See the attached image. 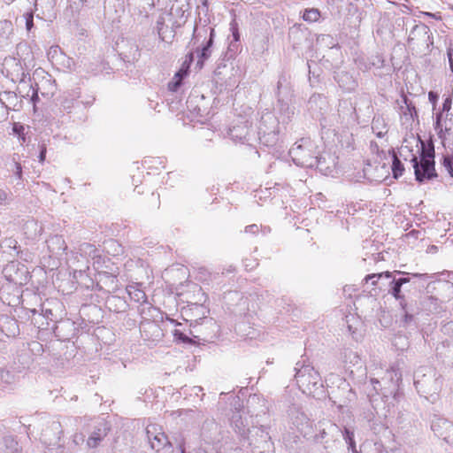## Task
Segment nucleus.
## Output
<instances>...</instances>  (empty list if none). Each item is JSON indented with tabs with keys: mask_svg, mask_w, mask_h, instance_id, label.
Returning a JSON list of instances; mask_svg holds the SVG:
<instances>
[{
	"mask_svg": "<svg viewBox=\"0 0 453 453\" xmlns=\"http://www.w3.org/2000/svg\"><path fill=\"white\" fill-rule=\"evenodd\" d=\"M295 379L299 388L309 394H315L317 390L323 388L321 377L312 365L302 357L295 366Z\"/></svg>",
	"mask_w": 453,
	"mask_h": 453,
	"instance_id": "1",
	"label": "nucleus"
},
{
	"mask_svg": "<svg viewBox=\"0 0 453 453\" xmlns=\"http://www.w3.org/2000/svg\"><path fill=\"white\" fill-rule=\"evenodd\" d=\"M282 129L284 127L281 126L277 116L266 110L261 114L256 134L258 137V142L265 146H273L278 142Z\"/></svg>",
	"mask_w": 453,
	"mask_h": 453,
	"instance_id": "2",
	"label": "nucleus"
},
{
	"mask_svg": "<svg viewBox=\"0 0 453 453\" xmlns=\"http://www.w3.org/2000/svg\"><path fill=\"white\" fill-rule=\"evenodd\" d=\"M214 37L215 30L213 27L207 25L195 26L190 42L193 45L200 44L196 49V54L198 58L197 65H200V68H202L204 61L211 55Z\"/></svg>",
	"mask_w": 453,
	"mask_h": 453,
	"instance_id": "3",
	"label": "nucleus"
},
{
	"mask_svg": "<svg viewBox=\"0 0 453 453\" xmlns=\"http://www.w3.org/2000/svg\"><path fill=\"white\" fill-rule=\"evenodd\" d=\"M315 148L314 142L310 138H302L291 147L289 156L296 165L313 168L320 160Z\"/></svg>",
	"mask_w": 453,
	"mask_h": 453,
	"instance_id": "4",
	"label": "nucleus"
},
{
	"mask_svg": "<svg viewBox=\"0 0 453 453\" xmlns=\"http://www.w3.org/2000/svg\"><path fill=\"white\" fill-rule=\"evenodd\" d=\"M436 370L431 366H421L414 372V385L421 395H433L441 389V381Z\"/></svg>",
	"mask_w": 453,
	"mask_h": 453,
	"instance_id": "5",
	"label": "nucleus"
},
{
	"mask_svg": "<svg viewBox=\"0 0 453 453\" xmlns=\"http://www.w3.org/2000/svg\"><path fill=\"white\" fill-rule=\"evenodd\" d=\"M219 331V326L213 318L203 317L191 322L189 334L199 341L209 342L217 338Z\"/></svg>",
	"mask_w": 453,
	"mask_h": 453,
	"instance_id": "6",
	"label": "nucleus"
},
{
	"mask_svg": "<svg viewBox=\"0 0 453 453\" xmlns=\"http://www.w3.org/2000/svg\"><path fill=\"white\" fill-rule=\"evenodd\" d=\"M227 136L234 142L255 147L258 142L256 132L251 128V124L244 119H238L236 123L228 127Z\"/></svg>",
	"mask_w": 453,
	"mask_h": 453,
	"instance_id": "7",
	"label": "nucleus"
},
{
	"mask_svg": "<svg viewBox=\"0 0 453 453\" xmlns=\"http://www.w3.org/2000/svg\"><path fill=\"white\" fill-rule=\"evenodd\" d=\"M343 434L344 430H342L339 426L326 422L315 436V440L317 442L323 444L327 453H333L334 449L341 444L340 437L343 438Z\"/></svg>",
	"mask_w": 453,
	"mask_h": 453,
	"instance_id": "8",
	"label": "nucleus"
},
{
	"mask_svg": "<svg viewBox=\"0 0 453 453\" xmlns=\"http://www.w3.org/2000/svg\"><path fill=\"white\" fill-rule=\"evenodd\" d=\"M111 431V424L104 418H98L89 426L86 445L88 449H96Z\"/></svg>",
	"mask_w": 453,
	"mask_h": 453,
	"instance_id": "9",
	"label": "nucleus"
},
{
	"mask_svg": "<svg viewBox=\"0 0 453 453\" xmlns=\"http://www.w3.org/2000/svg\"><path fill=\"white\" fill-rule=\"evenodd\" d=\"M2 273L6 280L15 285H26L28 281L29 272L26 265L11 261L3 269Z\"/></svg>",
	"mask_w": 453,
	"mask_h": 453,
	"instance_id": "10",
	"label": "nucleus"
},
{
	"mask_svg": "<svg viewBox=\"0 0 453 453\" xmlns=\"http://www.w3.org/2000/svg\"><path fill=\"white\" fill-rule=\"evenodd\" d=\"M42 425L44 428L41 433V441L50 446H60L59 441L63 434L61 423L58 420L49 418Z\"/></svg>",
	"mask_w": 453,
	"mask_h": 453,
	"instance_id": "11",
	"label": "nucleus"
},
{
	"mask_svg": "<svg viewBox=\"0 0 453 453\" xmlns=\"http://www.w3.org/2000/svg\"><path fill=\"white\" fill-rule=\"evenodd\" d=\"M431 429L434 434L453 445V423L445 418L434 415L431 419Z\"/></svg>",
	"mask_w": 453,
	"mask_h": 453,
	"instance_id": "12",
	"label": "nucleus"
},
{
	"mask_svg": "<svg viewBox=\"0 0 453 453\" xmlns=\"http://www.w3.org/2000/svg\"><path fill=\"white\" fill-rule=\"evenodd\" d=\"M146 434L151 449L157 452L161 450L166 452L173 446V443L168 439L167 435L164 432H157L155 426H149L146 429Z\"/></svg>",
	"mask_w": 453,
	"mask_h": 453,
	"instance_id": "13",
	"label": "nucleus"
},
{
	"mask_svg": "<svg viewBox=\"0 0 453 453\" xmlns=\"http://www.w3.org/2000/svg\"><path fill=\"white\" fill-rule=\"evenodd\" d=\"M371 384L374 391L381 395L382 400L388 405H395L398 402L400 396L399 384H390L389 386H382L378 379H371Z\"/></svg>",
	"mask_w": 453,
	"mask_h": 453,
	"instance_id": "14",
	"label": "nucleus"
},
{
	"mask_svg": "<svg viewBox=\"0 0 453 453\" xmlns=\"http://www.w3.org/2000/svg\"><path fill=\"white\" fill-rule=\"evenodd\" d=\"M55 336L62 342L69 341L77 332L75 323L70 319H61L50 327Z\"/></svg>",
	"mask_w": 453,
	"mask_h": 453,
	"instance_id": "15",
	"label": "nucleus"
},
{
	"mask_svg": "<svg viewBox=\"0 0 453 453\" xmlns=\"http://www.w3.org/2000/svg\"><path fill=\"white\" fill-rule=\"evenodd\" d=\"M411 163L417 181L423 182L426 180H431L437 176L434 168L435 162H420L415 155H412Z\"/></svg>",
	"mask_w": 453,
	"mask_h": 453,
	"instance_id": "16",
	"label": "nucleus"
},
{
	"mask_svg": "<svg viewBox=\"0 0 453 453\" xmlns=\"http://www.w3.org/2000/svg\"><path fill=\"white\" fill-rule=\"evenodd\" d=\"M274 95L276 101L294 100V89L290 77L284 73L279 75Z\"/></svg>",
	"mask_w": 453,
	"mask_h": 453,
	"instance_id": "17",
	"label": "nucleus"
},
{
	"mask_svg": "<svg viewBox=\"0 0 453 453\" xmlns=\"http://www.w3.org/2000/svg\"><path fill=\"white\" fill-rule=\"evenodd\" d=\"M308 110L315 119L322 118L329 109L327 99L321 94H313L307 103Z\"/></svg>",
	"mask_w": 453,
	"mask_h": 453,
	"instance_id": "18",
	"label": "nucleus"
},
{
	"mask_svg": "<svg viewBox=\"0 0 453 453\" xmlns=\"http://www.w3.org/2000/svg\"><path fill=\"white\" fill-rule=\"evenodd\" d=\"M294 100H280L276 101L275 111L278 114L277 118L281 123V126L286 129L288 124H289L295 115V106L293 104Z\"/></svg>",
	"mask_w": 453,
	"mask_h": 453,
	"instance_id": "19",
	"label": "nucleus"
},
{
	"mask_svg": "<svg viewBox=\"0 0 453 453\" xmlns=\"http://www.w3.org/2000/svg\"><path fill=\"white\" fill-rule=\"evenodd\" d=\"M434 129L441 140L446 139V134H450L453 131V114L446 113L443 118L442 112L436 113Z\"/></svg>",
	"mask_w": 453,
	"mask_h": 453,
	"instance_id": "20",
	"label": "nucleus"
},
{
	"mask_svg": "<svg viewBox=\"0 0 453 453\" xmlns=\"http://www.w3.org/2000/svg\"><path fill=\"white\" fill-rule=\"evenodd\" d=\"M121 58L127 63H134L140 58L138 45L134 42L122 40L118 43Z\"/></svg>",
	"mask_w": 453,
	"mask_h": 453,
	"instance_id": "21",
	"label": "nucleus"
},
{
	"mask_svg": "<svg viewBox=\"0 0 453 453\" xmlns=\"http://www.w3.org/2000/svg\"><path fill=\"white\" fill-rule=\"evenodd\" d=\"M382 279L389 280V288L402 289L403 284L399 281L396 274L388 271L368 274L365 276V281L367 283L369 280H372V285L376 286L378 280Z\"/></svg>",
	"mask_w": 453,
	"mask_h": 453,
	"instance_id": "22",
	"label": "nucleus"
},
{
	"mask_svg": "<svg viewBox=\"0 0 453 453\" xmlns=\"http://www.w3.org/2000/svg\"><path fill=\"white\" fill-rule=\"evenodd\" d=\"M46 244L49 252L51 256L59 257L62 256L67 249L65 241L62 235L55 234L46 240Z\"/></svg>",
	"mask_w": 453,
	"mask_h": 453,
	"instance_id": "23",
	"label": "nucleus"
},
{
	"mask_svg": "<svg viewBox=\"0 0 453 453\" xmlns=\"http://www.w3.org/2000/svg\"><path fill=\"white\" fill-rule=\"evenodd\" d=\"M34 324H38V328L42 330L50 329V322L55 324L57 315L53 313L51 309L42 308V313L38 314L37 318L33 319Z\"/></svg>",
	"mask_w": 453,
	"mask_h": 453,
	"instance_id": "24",
	"label": "nucleus"
},
{
	"mask_svg": "<svg viewBox=\"0 0 453 453\" xmlns=\"http://www.w3.org/2000/svg\"><path fill=\"white\" fill-rule=\"evenodd\" d=\"M156 30L158 39L165 42H172L175 36L174 30L165 24V18L162 16L157 20Z\"/></svg>",
	"mask_w": 453,
	"mask_h": 453,
	"instance_id": "25",
	"label": "nucleus"
},
{
	"mask_svg": "<svg viewBox=\"0 0 453 453\" xmlns=\"http://www.w3.org/2000/svg\"><path fill=\"white\" fill-rule=\"evenodd\" d=\"M127 291L132 300L142 304V307L139 309L141 315L146 314V310L149 311H150L152 307L149 305L147 302V296L144 291L135 287H130Z\"/></svg>",
	"mask_w": 453,
	"mask_h": 453,
	"instance_id": "26",
	"label": "nucleus"
},
{
	"mask_svg": "<svg viewBox=\"0 0 453 453\" xmlns=\"http://www.w3.org/2000/svg\"><path fill=\"white\" fill-rule=\"evenodd\" d=\"M304 39L306 35L302 24H295L289 28L288 40L294 49L300 46Z\"/></svg>",
	"mask_w": 453,
	"mask_h": 453,
	"instance_id": "27",
	"label": "nucleus"
},
{
	"mask_svg": "<svg viewBox=\"0 0 453 453\" xmlns=\"http://www.w3.org/2000/svg\"><path fill=\"white\" fill-rule=\"evenodd\" d=\"M382 386H389L392 384H399L402 381V373L399 369L391 367L388 369L385 375L379 380Z\"/></svg>",
	"mask_w": 453,
	"mask_h": 453,
	"instance_id": "28",
	"label": "nucleus"
},
{
	"mask_svg": "<svg viewBox=\"0 0 453 453\" xmlns=\"http://www.w3.org/2000/svg\"><path fill=\"white\" fill-rule=\"evenodd\" d=\"M80 97H81L80 91H73L64 97L61 105L64 110L70 113L73 109L80 107V100H78Z\"/></svg>",
	"mask_w": 453,
	"mask_h": 453,
	"instance_id": "29",
	"label": "nucleus"
},
{
	"mask_svg": "<svg viewBox=\"0 0 453 453\" xmlns=\"http://www.w3.org/2000/svg\"><path fill=\"white\" fill-rule=\"evenodd\" d=\"M0 101L3 103L4 106H6L8 111L13 110L18 111L19 100L18 96L15 92L12 91H4L0 94Z\"/></svg>",
	"mask_w": 453,
	"mask_h": 453,
	"instance_id": "30",
	"label": "nucleus"
},
{
	"mask_svg": "<svg viewBox=\"0 0 453 453\" xmlns=\"http://www.w3.org/2000/svg\"><path fill=\"white\" fill-rule=\"evenodd\" d=\"M1 250L4 253H7L12 257L19 255L20 252V246L18 242L13 238H5L1 242Z\"/></svg>",
	"mask_w": 453,
	"mask_h": 453,
	"instance_id": "31",
	"label": "nucleus"
},
{
	"mask_svg": "<svg viewBox=\"0 0 453 453\" xmlns=\"http://www.w3.org/2000/svg\"><path fill=\"white\" fill-rule=\"evenodd\" d=\"M231 423L235 432L241 436H245L247 432L250 433V429H246V425L244 424L242 417L239 411H236L233 414Z\"/></svg>",
	"mask_w": 453,
	"mask_h": 453,
	"instance_id": "32",
	"label": "nucleus"
},
{
	"mask_svg": "<svg viewBox=\"0 0 453 453\" xmlns=\"http://www.w3.org/2000/svg\"><path fill=\"white\" fill-rule=\"evenodd\" d=\"M19 160H20V156L18 153H14L12 156V161L8 165V171L12 173L19 180H21L23 173H22V166H21Z\"/></svg>",
	"mask_w": 453,
	"mask_h": 453,
	"instance_id": "33",
	"label": "nucleus"
},
{
	"mask_svg": "<svg viewBox=\"0 0 453 453\" xmlns=\"http://www.w3.org/2000/svg\"><path fill=\"white\" fill-rule=\"evenodd\" d=\"M393 273L396 274V277L403 285L409 283L411 281V277L422 280L428 279V275L426 273H410L396 270L394 271Z\"/></svg>",
	"mask_w": 453,
	"mask_h": 453,
	"instance_id": "34",
	"label": "nucleus"
},
{
	"mask_svg": "<svg viewBox=\"0 0 453 453\" xmlns=\"http://www.w3.org/2000/svg\"><path fill=\"white\" fill-rule=\"evenodd\" d=\"M3 444L5 453H19V443L14 436L6 435L3 438Z\"/></svg>",
	"mask_w": 453,
	"mask_h": 453,
	"instance_id": "35",
	"label": "nucleus"
},
{
	"mask_svg": "<svg viewBox=\"0 0 453 453\" xmlns=\"http://www.w3.org/2000/svg\"><path fill=\"white\" fill-rule=\"evenodd\" d=\"M55 4V0H35V9L36 12L41 11L42 14L50 13Z\"/></svg>",
	"mask_w": 453,
	"mask_h": 453,
	"instance_id": "36",
	"label": "nucleus"
},
{
	"mask_svg": "<svg viewBox=\"0 0 453 453\" xmlns=\"http://www.w3.org/2000/svg\"><path fill=\"white\" fill-rule=\"evenodd\" d=\"M421 152H420V162H434V146H426L424 142L421 141Z\"/></svg>",
	"mask_w": 453,
	"mask_h": 453,
	"instance_id": "37",
	"label": "nucleus"
},
{
	"mask_svg": "<svg viewBox=\"0 0 453 453\" xmlns=\"http://www.w3.org/2000/svg\"><path fill=\"white\" fill-rule=\"evenodd\" d=\"M343 439L348 444L349 449H351L352 453H365L364 449L357 451L356 449V443L354 440V433L350 431L349 428H344Z\"/></svg>",
	"mask_w": 453,
	"mask_h": 453,
	"instance_id": "38",
	"label": "nucleus"
},
{
	"mask_svg": "<svg viewBox=\"0 0 453 453\" xmlns=\"http://www.w3.org/2000/svg\"><path fill=\"white\" fill-rule=\"evenodd\" d=\"M392 173L395 179H398L404 172V166L397 156L393 153Z\"/></svg>",
	"mask_w": 453,
	"mask_h": 453,
	"instance_id": "39",
	"label": "nucleus"
},
{
	"mask_svg": "<svg viewBox=\"0 0 453 453\" xmlns=\"http://www.w3.org/2000/svg\"><path fill=\"white\" fill-rule=\"evenodd\" d=\"M319 17L320 12L315 8L306 9L303 14V20L308 22H315L319 19Z\"/></svg>",
	"mask_w": 453,
	"mask_h": 453,
	"instance_id": "40",
	"label": "nucleus"
},
{
	"mask_svg": "<svg viewBox=\"0 0 453 453\" xmlns=\"http://www.w3.org/2000/svg\"><path fill=\"white\" fill-rule=\"evenodd\" d=\"M428 32H429V27L427 26H426L424 24L416 25L411 30L408 41L409 42L412 41L417 35H426L428 34Z\"/></svg>",
	"mask_w": 453,
	"mask_h": 453,
	"instance_id": "41",
	"label": "nucleus"
},
{
	"mask_svg": "<svg viewBox=\"0 0 453 453\" xmlns=\"http://www.w3.org/2000/svg\"><path fill=\"white\" fill-rule=\"evenodd\" d=\"M173 335L176 342L184 344L193 343V340L179 329H174L173 332Z\"/></svg>",
	"mask_w": 453,
	"mask_h": 453,
	"instance_id": "42",
	"label": "nucleus"
},
{
	"mask_svg": "<svg viewBox=\"0 0 453 453\" xmlns=\"http://www.w3.org/2000/svg\"><path fill=\"white\" fill-rule=\"evenodd\" d=\"M104 248L107 250L108 253H111L110 250H112V255L116 256L122 252L121 245L115 240H109L104 242Z\"/></svg>",
	"mask_w": 453,
	"mask_h": 453,
	"instance_id": "43",
	"label": "nucleus"
},
{
	"mask_svg": "<svg viewBox=\"0 0 453 453\" xmlns=\"http://www.w3.org/2000/svg\"><path fill=\"white\" fill-rule=\"evenodd\" d=\"M388 293L391 294L397 301H399L401 309H405V306H407V301L404 296L402 294V289L389 288Z\"/></svg>",
	"mask_w": 453,
	"mask_h": 453,
	"instance_id": "44",
	"label": "nucleus"
},
{
	"mask_svg": "<svg viewBox=\"0 0 453 453\" xmlns=\"http://www.w3.org/2000/svg\"><path fill=\"white\" fill-rule=\"evenodd\" d=\"M23 19H25L26 29L28 32V34H34L33 29L35 28V23L33 12H26L23 15Z\"/></svg>",
	"mask_w": 453,
	"mask_h": 453,
	"instance_id": "45",
	"label": "nucleus"
},
{
	"mask_svg": "<svg viewBox=\"0 0 453 453\" xmlns=\"http://www.w3.org/2000/svg\"><path fill=\"white\" fill-rule=\"evenodd\" d=\"M80 250L81 252H84L85 254H88V256H90L92 257H96L99 256L97 249L90 243L81 244Z\"/></svg>",
	"mask_w": 453,
	"mask_h": 453,
	"instance_id": "46",
	"label": "nucleus"
},
{
	"mask_svg": "<svg viewBox=\"0 0 453 453\" xmlns=\"http://www.w3.org/2000/svg\"><path fill=\"white\" fill-rule=\"evenodd\" d=\"M442 164L449 174L453 178V152L443 156Z\"/></svg>",
	"mask_w": 453,
	"mask_h": 453,
	"instance_id": "47",
	"label": "nucleus"
},
{
	"mask_svg": "<svg viewBox=\"0 0 453 453\" xmlns=\"http://www.w3.org/2000/svg\"><path fill=\"white\" fill-rule=\"evenodd\" d=\"M403 312V319L401 320L403 326H408L414 320V316L411 313L408 305L405 306V309H401Z\"/></svg>",
	"mask_w": 453,
	"mask_h": 453,
	"instance_id": "48",
	"label": "nucleus"
},
{
	"mask_svg": "<svg viewBox=\"0 0 453 453\" xmlns=\"http://www.w3.org/2000/svg\"><path fill=\"white\" fill-rule=\"evenodd\" d=\"M239 47H240L239 42L231 41L229 42V45L227 48V52H226L227 58H234L235 56V54L237 53Z\"/></svg>",
	"mask_w": 453,
	"mask_h": 453,
	"instance_id": "49",
	"label": "nucleus"
},
{
	"mask_svg": "<svg viewBox=\"0 0 453 453\" xmlns=\"http://www.w3.org/2000/svg\"><path fill=\"white\" fill-rule=\"evenodd\" d=\"M173 443L180 449V453H191V452H187L186 446H185V440L181 434H178L177 436L174 437Z\"/></svg>",
	"mask_w": 453,
	"mask_h": 453,
	"instance_id": "50",
	"label": "nucleus"
},
{
	"mask_svg": "<svg viewBox=\"0 0 453 453\" xmlns=\"http://www.w3.org/2000/svg\"><path fill=\"white\" fill-rule=\"evenodd\" d=\"M230 30L232 32L233 40L240 42V33L238 30V24L235 19H233L230 23Z\"/></svg>",
	"mask_w": 453,
	"mask_h": 453,
	"instance_id": "51",
	"label": "nucleus"
},
{
	"mask_svg": "<svg viewBox=\"0 0 453 453\" xmlns=\"http://www.w3.org/2000/svg\"><path fill=\"white\" fill-rule=\"evenodd\" d=\"M24 131H25V127L21 124H19V123H14L13 124L12 132L15 134L19 135V138L22 142H25Z\"/></svg>",
	"mask_w": 453,
	"mask_h": 453,
	"instance_id": "52",
	"label": "nucleus"
},
{
	"mask_svg": "<svg viewBox=\"0 0 453 453\" xmlns=\"http://www.w3.org/2000/svg\"><path fill=\"white\" fill-rule=\"evenodd\" d=\"M182 81L177 79L173 78L172 81L168 83V89L172 92H177L179 88L181 87Z\"/></svg>",
	"mask_w": 453,
	"mask_h": 453,
	"instance_id": "53",
	"label": "nucleus"
},
{
	"mask_svg": "<svg viewBox=\"0 0 453 453\" xmlns=\"http://www.w3.org/2000/svg\"><path fill=\"white\" fill-rule=\"evenodd\" d=\"M188 74V65L185 67L184 65L175 73L174 79H177L179 81H183V79Z\"/></svg>",
	"mask_w": 453,
	"mask_h": 453,
	"instance_id": "54",
	"label": "nucleus"
},
{
	"mask_svg": "<svg viewBox=\"0 0 453 453\" xmlns=\"http://www.w3.org/2000/svg\"><path fill=\"white\" fill-rule=\"evenodd\" d=\"M96 98L93 95H88L86 96H82V99L80 101V105L82 104L85 107H88L93 104Z\"/></svg>",
	"mask_w": 453,
	"mask_h": 453,
	"instance_id": "55",
	"label": "nucleus"
},
{
	"mask_svg": "<svg viewBox=\"0 0 453 453\" xmlns=\"http://www.w3.org/2000/svg\"><path fill=\"white\" fill-rule=\"evenodd\" d=\"M7 323L9 324V329L11 330V333L15 335L16 333H19V326L17 323V320L13 319H7Z\"/></svg>",
	"mask_w": 453,
	"mask_h": 453,
	"instance_id": "56",
	"label": "nucleus"
},
{
	"mask_svg": "<svg viewBox=\"0 0 453 453\" xmlns=\"http://www.w3.org/2000/svg\"><path fill=\"white\" fill-rule=\"evenodd\" d=\"M30 88L33 91L32 96H31V101L34 103V104H35L36 101L39 100V96H38L39 87H38V84L35 83V86L33 84H31Z\"/></svg>",
	"mask_w": 453,
	"mask_h": 453,
	"instance_id": "57",
	"label": "nucleus"
},
{
	"mask_svg": "<svg viewBox=\"0 0 453 453\" xmlns=\"http://www.w3.org/2000/svg\"><path fill=\"white\" fill-rule=\"evenodd\" d=\"M85 435L83 434H75L73 436V442L75 445H80L85 441Z\"/></svg>",
	"mask_w": 453,
	"mask_h": 453,
	"instance_id": "58",
	"label": "nucleus"
},
{
	"mask_svg": "<svg viewBox=\"0 0 453 453\" xmlns=\"http://www.w3.org/2000/svg\"><path fill=\"white\" fill-rule=\"evenodd\" d=\"M47 148L44 143L40 145V152H39V162L43 163L46 158Z\"/></svg>",
	"mask_w": 453,
	"mask_h": 453,
	"instance_id": "59",
	"label": "nucleus"
},
{
	"mask_svg": "<svg viewBox=\"0 0 453 453\" xmlns=\"http://www.w3.org/2000/svg\"><path fill=\"white\" fill-rule=\"evenodd\" d=\"M451 108V99L449 97L446 98L442 104V109L440 112H442V114L444 112L446 113H449V110Z\"/></svg>",
	"mask_w": 453,
	"mask_h": 453,
	"instance_id": "60",
	"label": "nucleus"
},
{
	"mask_svg": "<svg viewBox=\"0 0 453 453\" xmlns=\"http://www.w3.org/2000/svg\"><path fill=\"white\" fill-rule=\"evenodd\" d=\"M407 101H408L407 98H404V102L407 106V111H409L411 117L413 118V115L418 117V113H417L415 106L411 103L409 104Z\"/></svg>",
	"mask_w": 453,
	"mask_h": 453,
	"instance_id": "61",
	"label": "nucleus"
},
{
	"mask_svg": "<svg viewBox=\"0 0 453 453\" xmlns=\"http://www.w3.org/2000/svg\"><path fill=\"white\" fill-rule=\"evenodd\" d=\"M17 257H19L21 259H23L26 262L32 260V255L27 250H21L19 255H16Z\"/></svg>",
	"mask_w": 453,
	"mask_h": 453,
	"instance_id": "62",
	"label": "nucleus"
},
{
	"mask_svg": "<svg viewBox=\"0 0 453 453\" xmlns=\"http://www.w3.org/2000/svg\"><path fill=\"white\" fill-rule=\"evenodd\" d=\"M0 28L7 31H12V24L9 20H4L0 22Z\"/></svg>",
	"mask_w": 453,
	"mask_h": 453,
	"instance_id": "63",
	"label": "nucleus"
},
{
	"mask_svg": "<svg viewBox=\"0 0 453 453\" xmlns=\"http://www.w3.org/2000/svg\"><path fill=\"white\" fill-rule=\"evenodd\" d=\"M368 453H388L386 450H383L380 446L374 444L373 447L369 450Z\"/></svg>",
	"mask_w": 453,
	"mask_h": 453,
	"instance_id": "64",
	"label": "nucleus"
}]
</instances>
